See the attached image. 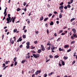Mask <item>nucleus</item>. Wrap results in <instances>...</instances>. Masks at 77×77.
Listing matches in <instances>:
<instances>
[{"instance_id": "1", "label": "nucleus", "mask_w": 77, "mask_h": 77, "mask_svg": "<svg viewBox=\"0 0 77 77\" xmlns=\"http://www.w3.org/2000/svg\"><path fill=\"white\" fill-rule=\"evenodd\" d=\"M63 2H62L61 3H60V5L61 6H59V9L60 10H62V9H63Z\"/></svg>"}, {"instance_id": "2", "label": "nucleus", "mask_w": 77, "mask_h": 77, "mask_svg": "<svg viewBox=\"0 0 77 77\" xmlns=\"http://www.w3.org/2000/svg\"><path fill=\"white\" fill-rule=\"evenodd\" d=\"M33 57H35V59H37V58H38V57H40V56L39 55H36L35 54H33Z\"/></svg>"}, {"instance_id": "3", "label": "nucleus", "mask_w": 77, "mask_h": 77, "mask_svg": "<svg viewBox=\"0 0 77 77\" xmlns=\"http://www.w3.org/2000/svg\"><path fill=\"white\" fill-rule=\"evenodd\" d=\"M6 20L7 21V23L9 24L10 23H11L12 20H11V18L10 19H6Z\"/></svg>"}, {"instance_id": "4", "label": "nucleus", "mask_w": 77, "mask_h": 77, "mask_svg": "<svg viewBox=\"0 0 77 77\" xmlns=\"http://www.w3.org/2000/svg\"><path fill=\"white\" fill-rule=\"evenodd\" d=\"M75 37H76V34H74L73 35V36H72L71 38V39H74V37L75 38Z\"/></svg>"}, {"instance_id": "5", "label": "nucleus", "mask_w": 77, "mask_h": 77, "mask_svg": "<svg viewBox=\"0 0 77 77\" xmlns=\"http://www.w3.org/2000/svg\"><path fill=\"white\" fill-rule=\"evenodd\" d=\"M41 50H42V51H45V48H44V46L42 45H41Z\"/></svg>"}, {"instance_id": "6", "label": "nucleus", "mask_w": 77, "mask_h": 77, "mask_svg": "<svg viewBox=\"0 0 77 77\" xmlns=\"http://www.w3.org/2000/svg\"><path fill=\"white\" fill-rule=\"evenodd\" d=\"M22 37H20L18 39V40L17 41V42H19L21 41H22V39L21 38Z\"/></svg>"}, {"instance_id": "7", "label": "nucleus", "mask_w": 77, "mask_h": 77, "mask_svg": "<svg viewBox=\"0 0 77 77\" xmlns=\"http://www.w3.org/2000/svg\"><path fill=\"white\" fill-rule=\"evenodd\" d=\"M52 48H51V49L52 50H54V49H56L57 48V47H55L53 46H52ZM55 48H56V49H55Z\"/></svg>"}, {"instance_id": "8", "label": "nucleus", "mask_w": 77, "mask_h": 77, "mask_svg": "<svg viewBox=\"0 0 77 77\" xmlns=\"http://www.w3.org/2000/svg\"><path fill=\"white\" fill-rule=\"evenodd\" d=\"M61 61L62 62L61 63L62 65L63 66L65 65V62H64V61H62V60H61Z\"/></svg>"}, {"instance_id": "9", "label": "nucleus", "mask_w": 77, "mask_h": 77, "mask_svg": "<svg viewBox=\"0 0 77 77\" xmlns=\"http://www.w3.org/2000/svg\"><path fill=\"white\" fill-rule=\"evenodd\" d=\"M10 16H11V15L9 14H8V17L7 18V19H10V18H11V17H10Z\"/></svg>"}, {"instance_id": "10", "label": "nucleus", "mask_w": 77, "mask_h": 77, "mask_svg": "<svg viewBox=\"0 0 77 77\" xmlns=\"http://www.w3.org/2000/svg\"><path fill=\"white\" fill-rule=\"evenodd\" d=\"M72 32H74V33H75V32H76V30L74 28L72 29Z\"/></svg>"}, {"instance_id": "11", "label": "nucleus", "mask_w": 77, "mask_h": 77, "mask_svg": "<svg viewBox=\"0 0 77 77\" xmlns=\"http://www.w3.org/2000/svg\"><path fill=\"white\" fill-rule=\"evenodd\" d=\"M62 14L60 13L59 14V18H62Z\"/></svg>"}, {"instance_id": "12", "label": "nucleus", "mask_w": 77, "mask_h": 77, "mask_svg": "<svg viewBox=\"0 0 77 77\" xmlns=\"http://www.w3.org/2000/svg\"><path fill=\"white\" fill-rule=\"evenodd\" d=\"M69 47V46L68 45H66L64 46V48H68Z\"/></svg>"}, {"instance_id": "13", "label": "nucleus", "mask_w": 77, "mask_h": 77, "mask_svg": "<svg viewBox=\"0 0 77 77\" xmlns=\"http://www.w3.org/2000/svg\"><path fill=\"white\" fill-rule=\"evenodd\" d=\"M41 51H41V49H39L38 51V53H40L41 52Z\"/></svg>"}, {"instance_id": "14", "label": "nucleus", "mask_w": 77, "mask_h": 77, "mask_svg": "<svg viewBox=\"0 0 77 77\" xmlns=\"http://www.w3.org/2000/svg\"><path fill=\"white\" fill-rule=\"evenodd\" d=\"M43 19H44V17H43V16H42V17H41V18L40 19V21H42Z\"/></svg>"}, {"instance_id": "15", "label": "nucleus", "mask_w": 77, "mask_h": 77, "mask_svg": "<svg viewBox=\"0 0 77 77\" xmlns=\"http://www.w3.org/2000/svg\"><path fill=\"white\" fill-rule=\"evenodd\" d=\"M50 24L51 25V26H52V25H53V24H54V23H53V21H51V23Z\"/></svg>"}, {"instance_id": "16", "label": "nucleus", "mask_w": 77, "mask_h": 77, "mask_svg": "<svg viewBox=\"0 0 77 77\" xmlns=\"http://www.w3.org/2000/svg\"><path fill=\"white\" fill-rule=\"evenodd\" d=\"M74 20H75V18H72L70 20V22H72V21H74Z\"/></svg>"}, {"instance_id": "17", "label": "nucleus", "mask_w": 77, "mask_h": 77, "mask_svg": "<svg viewBox=\"0 0 77 77\" xmlns=\"http://www.w3.org/2000/svg\"><path fill=\"white\" fill-rule=\"evenodd\" d=\"M17 31V29H15L14 30L13 32L14 33H15Z\"/></svg>"}, {"instance_id": "18", "label": "nucleus", "mask_w": 77, "mask_h": 77, "mask_svg": "<svg viewBox=\"0 0 77 77\" xmlns=\"http://www.w3.org/2000/svg\"><path fill=\"white\" fill-rule=\"evenodd\" d=\"M35 72V70L33 69L32 70L31 72V73H33Z\"/></svg>"}, {"instance_id": "19", "label": "nucleus", "mask_w": 77, "mask_h": 77, "mask_svg": "<svg viewBox=\"0 0 77 77\" xmlns=\"http://www.w3.org/2000/svg\"><path fill=\"white\" fill-rule=\"evenodd\" d=\"M30 55H28L26 56V59H29V58H30Z\"/></svg>"}, {"instance_id": "20", "label": "nucleus", "mask_w": 77, "mask_h": 77, "mask_svg": "<svg viewBox=\"0 0 77 77\" xmlns=\"http://www.w3.org/2000/svg\"><path fill=\"white\" fill-rule=\"evenodd\" d=\"M26 48H27V49H29V48H30V46H29V45H27Z\"/></svg>"}, {"instance_id": "21", "label": "nucleus", "mask_w": 77, "mask_h": 77, "mask_svg": "<svg viewBox=\"0 0 77 77\" xmlns=\"http://www.w3.org/2000/svg\"><path fill=\"white\" fill-rule=\"evenodd\" d=\"M48 17L45 18L44 20V21H47V20H48Z\"/></svg>"}, {"instance_id": "22", "label": "nucleus", "mask_w": 77, "mask_h": 77, "mask_svg": "<svg viewBox=\"0 0 77 77\" xmlns=\"http://www.w3.org/2000/svg\"><path fill=\"white\" fill-rule=\"evenodd\" d=\"M49 57L51 58V59H52L53 58V56L50 55L49 56Z\"/></svg>"}, {"instance_id": "23", "label": "nucleus", "mask_w": 77, "mask_h": 77, "mask_svg": "<svg viewBox=\"0 0 77 77\" xmlns=\"http://www.w3.org/2000/svg\"><path fill=\"white\" fill-rule=\"evenodd\" d=\"M16 60H17V57H15L13 59V61L14 62H15L16 61Z\"/></svg>"}, {"instance_id": "24", "label": "nucleus", "mask_w": 77, "mask_h": 77, "mask_svg": "<svg viewBox=\"0 0 77 77\" xmlns=\"http://www.w3.org/2000/svg\"><path fill=\"white\" fill-rule=\"evenodd\" d=\"M59 57V56L58 55H56L55 56H54V57H55V58H58V57Z\"/></svg>"}, {"instance_id": "25", "label": "nucleus", "mask_w": 77, "mask_h": 77, "mask_svg": "<svg viewBox=\"0 0 77 77\" xmlns=\"http://www.w3.org/2000/svg\"><path fill=\"white\" fill-rule=\"evenodd\" d=\"M20 10H21V9L20 8H18L17 9V12H18V11H20Z\"/></svg>"}, {"instance_id": "26", "label": "nucleus", "mask_w": 77, "mask_h": 77, "mask_svg": "<svg viewBox=\"0 0 77 77\" xmlns=\"http://www.w3.org/2000/svg\"><path fill=\"white\" fill-rule=\"evenodd\" d=\"M63 59L65 60L66 59H68V57L64 56L63 57Z\"/></svg>"}, {"instance_id": "27", "label": "nucleus", "mask_w": 77, "mask_h": 77, "mask_svg": "<svg viewBox=\"0 0 77 77\" xmlns=\"http://www.w3.org/2000/svg\"><path fill=\"white\" fill-rule=\"evenodd\" d=\"M60 63H61L60 61H59V65L61 67V66H62V64H61Z\"/></svg>"}, {"instance_id": "28", "label": "nucleus", "mask_w": 77, "mask_h": 77, "mask_svg": "<svg viewBox=\"0 0 77 77\" xmlns=\"http://www.w3.org/2000/svg\"><path fill=\"white\" fill-rule=\"evenodd\" d=\"M35 74L36 75L38 74V70H37L35 72Z\"/></svg>"}, {"instance_id": "29", "label": "nucleus", "mask_w": 77, "mask_h": 77, "mask_svg": "<svg viewBox=\"0 0 77 77\" xmlns=\"http://www.w3.org/2000/svg\"><path fill=\"white\" fill-rule=\"evenodd\" d=\"M22 36L23 37V38H26V35H23Z\"/></svg>"}, {"instance_id": "30", "label": "nucleus", "mask_w": 77, "mask_h": 77, "mask_svg": "<svg viewBox=\"0 0 77 77\" xmlns=\"http://www.w3.org/2000/svg\"><path fill=\"white\" fill-rule=\"evenodd\" d=\"M4 14H5V17H6V16L7 15V13L4 12Z\"/></svg>"}, {"instance_id": "31", "label": "nucleus", "mask_w": 77, "mask_h": 77, "mask_svg": "<svg viewBox=\"0 0 77 77\" xmlns=\"http://www.w3.org/2000/svg\"><path fill=\"white\" fill-rule=\"evenodd\" d=\"M26 62V60H23L21 61V63H24V62Z\"/></svg>"}, {"instance_id": "32", "label": "nucleus", "mask_w": 77, "mask_h": 77, "mask_svg": "<svg viewBox=\"0 0 77 77\" xmlns=\"http://www.w3.org/2000/svg\"><path fill=\"white\" fill-rule=\"evenodd\" d=\"M26 2H24V3H23V5L24 6H26Z\"/></svg>"}, {"instance_id": "33", "label": "nucleus", "mask_w": 77, "mask_h": 77, "mask_svg": "<svg viewBox=\"0 0 77 77\" xmlns=\"http://www.w3.org/2000/svg\"><path fill=\"white\" fill-rule=\"evenodd\" d=\"M26 44L27 45H30V42H28L26 43Z\"/></svg>"}, {"instance_id": "34", "label": "nucleus", "mask_w": 77, "mask_h": 77, "mask_svg": "<svg viewBox=\"0 0 77 77\" xmlns=\"http://www.w3.org/2000/svg\"><path fill=\"white\" fill-rule=\"evenodd\" d=\"M17 62L15 61L14 63V66H16V65H17Z\"/></svg>"}, {"instance_id": "35", "label": "nucleus", "mask_w": 77, "mask_h": 77, "mask_svg": "<svg viewBox=\"0 0 77 77\" xmlns=\"http://www.w3.org/2000/svg\"><path fill=\"white\" fill-rule=\"evenodd\" d=\"M63 32V30H60V32H58V33H62Z\"/></svg>"}, {"instance_id": "36", "label": "nucleus", "mask_w": 77, "mask_h": 77, "mask_svg": "<svg viewBox=\"0 0 77 77\" xmlns=\"http://www.w3.org/2000/svg\"><path fill=\"white\" fill-rule=\"evenodd\" d=\"M67 7L68 8H71V5H68L67 6Z\"/></svg>"}, {"instance_id": "37", "label": "nucleus", "mask_w": 77, "mask_h": 77, "mask_svg": "<svg viewBox=\"0 0 77 77\" xmlns=\"http://www.w3.org/2000/svg\"><path fill=\"white\" fill-rule=\"evenodd\" d=\"M67 8H68V7H67V6H65L64 7V9H67Z\"/></svg>"}, {"instance_id": "38", "label": "nucleus", "mask_w": 77, "mask_h": 77, "mask_svg": "<svg viewBox=\"0 0 77 77\" xmlns=\"http://www.w3.org/2000/svg\"><path fill=\"white\" fill-rule=\"evenodd\" d=\"M3 65V66H2V68H4V67H5V66H6V65H5V63H4L3 64V65Z\"/></svg>"}, {"instance_id": "39", "label": "nucleus", "mask_w": 77, "mask_h": 77, "mask_svg": "<svg viewBox=\"0 0 77 77\" xmlns=\"http://www.w3.org/2000/svg\"><path fill=\"white\" fill-rule=\"evenodd\" d=\"M7 67H8V66H5V68L3 69V70H5V69H6V68H7Z\"/></svg>"}, {"instance_id": "40", "label": "nucleus", "mask_w": 77, "mask_h": 77, "mask_svg": "<svg viewBox=\"0 0 77 77\" xmlns=\"http://www.w3.org/2000/svg\"><path fill=\"white\" fill-rule=\"evenodd\" d=\"M75 43V41H73L71 42V44H74Z\"/></svg>"}, {"instance_id": "41", "label": "nucleus", "mask_w": 77, "mask_h": 77, "mask_svg": "<svg viewBox=\"0 0 77 77\" xmlns=\"http://www.w3.org/2000/svg\"><path fill=\"white\" fill-rule=\"evenodd\" d=\"M34 44H37V43H38V41H35L34 42Z\"/></svg>"}, {"instance_id": "42", "label": "nucleus", "mask_w": 77, "mask_h": 77, "mask_svg": "<svg viewBox=\"0 0 77 77\" xmlns=\"http://www.w3.org/2000/svg\"><path fill=\"white\" fill-rule=\"evenodd\" d=\"M47 73H45L44 75V77H47Z\"/></svg>"}, {"instance_id": "43", "label": "nucleus", "mask_w": 77, "mask_h": 77, "mask_svg": "<svg viewBox=\"0 0 77 77\" xmlns=\"http://www.w3.org/2000/svg\"><path fill=\"white\" fill-rule=\"evenodd\" d=\"M26 26H23V29H22L23 30H24V29H25V28H26Z\"/></svg>"}, {"instance_id": "44", "label": "nucleus", "mask_w": 77, "mask_h": 77, "mask_svg": "<svg viewBox=\"0 0 77 77\" xmlns=\"http://www.w3.org/2000/svg\"><path fill=\"white\" fill-rule=\"evenodd\" d=\"M52 15V14L51 13H50L48 15V17H51Z\"/></svg>"}, {"instance_id": "45", "label": "nucleus", "mask_w": 77, "mask_h": 77, "mask_svg": "<svg viewBox=\"0 0 77 77\" xmlns=\"http://www.w3.org/2000/svg\"><path fill=\"white\" fill-rule=\"evenodd\" d=\"M11 43L12 44H14V40L11 41Z\"/></svg>"}, {"instance_id": "46", "label": "nucleus", "mask_w": 77, "mask_h": 77, "mask_svg": "<svg viewBox=\"0 0 77 77\" xmlns=\"http://www.w3.org/2000/svg\"><path fill=\"white\" fill-rule=\"evenodd\" d=\"M75 63V61H73V62H72V65L74 64Z\"/></svg>"}, {"instance_id": "47", "label": "nucleus", "mask_w": 77, "mask_h": 77, "mask_svg": "<svg viewBox=\"0 0 77 77\" xmlns=\"http://www.w3.org/2000/svg\"><path fill=\"white\" fill-rule=\"evenodd\" d=\"M50 59H48V60H46V62H49V61H50Z\"/></svg>"}, {"instance_id": "48", "label": "nucleus", "mask_w": 77, "mask_h": 77, "mask_svg": "<svg viewBox=\"0 0 77 77\" xmlns=\"http://www.w3.org/2000/svg\"><path fill=\"white\" fill-rule=\"evenodd\" d=\"M46 32H47V33H48V34L49 32H48V29H47Z\"/></svg>"}, {"instance_id": "49", "label": "nucleus", "mask_w": 77, "mask_h": 77, "mask_svg": "<svg viewBox=\"0 0 77 77\" xmlns=\"http://www.w3.org/2000/svg\"><path fill=\"white\" fill-rule=\"evenodd\" d=\"M50 42H48V44H47V45H50Z\"/></svg>"}, {"instance_id": "50", "label": "nucleus", "mask_w": 77, "mask_h": 77, "mask_svg": "<svg viewBox=\"0 0 77 77\" xmlns=\"http://www.w3.org/2000/svg\"><path fill=\"white\" fill-rule=\"evenodd\" d=\"M59 51H61V50H62V49H61V48H59Z\"/></svg>"}, {"instance_id": "51", "label": "nucleus", "mask_w": 77, "mask_h": 77, "mask_svg": "<svg viewBox=\"0 0 77 77\" xmlns=\"http://www.w3.org/2000/svg\"><path fill=\"white\" fill-rule=\"evenodd\" d=\"M6 18V17H5V16L2 19V21H4V20Z\"/></svg>"}, {"instance_id": "52", "label": "nucleus", "mask_w": 77, "mask_h": 77, "mask_svg": "<svg viewBox=\"0 0 77 77\" xmlns=\"http://www.w3.org/2000/svg\"><path fill=\"white\" fill-rule=\"evenodd\" d=\"M48 50H50V46H49L48 47V49H47Z\"/></svg>"}, {"instance_id": "53", "label": "nucleus", "mask_w": 77, "mask_h": 77, "mask_svg": "<svg viewBox=\"0 0 77 77\" xmlns=\"http://www.w3.org/2000/svg\"><path fill=\"white\" fill-rule=\"evenodd\" d=\"M71 51V49H70L69 50H67V52H69V51Z\"/></svg>"}, {"instance_id": "54", "label": "nucleus", "mask_w": 77, "mask_h": 77, "mask_svg": "<svg viewBox=\"0 0 77 77\" xmlns=\"http://www.w3.org/2000/svg\"><path fill=\"white\" fill-rule=\"evenodd\" d=\"M60 12L61 13H63V10L62 9H61V10L60 11Z\"/></svg>"}, {"instance_id": "55", "label": "nucleus", "mask_w": 77, "mask_h": 77, "mask_svg": "<svg viewBox=\"0 0 77 77\" xmlns=\"http://www.w3.org/2000/svg\"><path fill=\"white\" fill-rule=\"evenodd\" d=\"M45 26H46V27H48V24L47 23H46L45 24Z\"/></svg>"}, {"instance_id": "56", "label": "nucleus", "mask_w": 77, "mask_h": 77, "mask_svg": "<svg viewBox=\"0 0 77 77\" xmlns=\"http://www.w3.org/2000/svg\"><path fill=\"white\" fill-rule=\"evenodd\" d=\"M54 14H57V11H54Z\"/></svg>"}, {"instance_id": "57", "label": "nucleus", "mask_w": 77, "mask_h": 77, "mask_svg": "<svg viewBox=\"0 0 77 77\" xmlns=\"http://www.w3.org/2000/svg\"><path fill=\"white\" fill-rule=\"evenodd\" d=\"M20 48H22L23 47V45H21L19 46Z\"/></svg>"}, {"instance_id": "58", "label": "nucleus", "mask_w": 77, "mask_h": 77, "mask_svg": "<svg viewBox=\"0 0 77 77\" xmlns=\"http://www.w3.org/2000/svg\"><path fill=\"white\" fill-rule=\"evenodd\" d=\"M61 35H65V33H62Z\"/></svg>"}, {"instance_id": "59", "label": "nucleus", "mask_w": 77, "mask_h": 77, "mask_svg": "<svg viewBox=\"0 0 77 77\" xmlns=\"http://www.w3.org/2000/svg\"><path fill=\"white\" fill-rule=\"evenodd\" d=\"M32 53H36V52L35 51H31Z\"/></svg>"}, {"instance_id": "60", "label": "nucleus", "mask_w": 77, "mask_h": 77, "mask_svg": "<svg viewBox=\"0 0 77 77\" xmlns=\"http://www.w3.org/2000/svg\"><path fill=\"white\" fill-rule=\"evenodd\" d=\"M56 23L58 24H59V22L58 21H56Z\"/></svg>"}, {"instance_id": "61", "label": "nucleus", "mask_w": 77, "mask_h": 77, "mask_svg": "<svg viewBox=\"0 0 77 77\" xmlns=\"http://www.w3.org/2000/svg\"><path fill=\"white\" fill-rule=\"evenodd\" d=\"M27 29L25 30L24 31V33H26L27 32Z\"/></svg>"}, {"instance_id": "62", "label": "nucleus", "mask_w": 77, "mask_h": 77, "mask_svg": "<svg viewBox=\"0 0 77 77\" xmlns=\"http://www.w3.org/2000/svg\"><path fill=\"white\" fill-rule=\"evenodd\" d=\"M54 16H55V14H54L52 17V18H53L54 17Z\"/></svg>"}, {"instance_id": "63", "label": "nucleus", "mask_w": 77, "mask_h": 77, "mask_svg": "<svg viewBox=\"0 0 77 77\" xmlns=\"http://www.w3.org/2000/svg\"><path fill=\"white\" fill-rule=\"evenodd\" d=\"M30 20H28L27 22V23H28V24H30Z\"/></svg>"}, {"instance_id": "64", "label": "nucleus", "mask_w": 77, "mask_h": 77, "mask_svg": "<svg viewBox=\"0 0 77 77\" xmlns=\"http://www.w3.org/2000/svg\"><path fill=\"white\" fill-rule=\"evenodd\" d=\"M50 73L52 75V74H54V72H51Z\"/></svg>"}]
</instances>
